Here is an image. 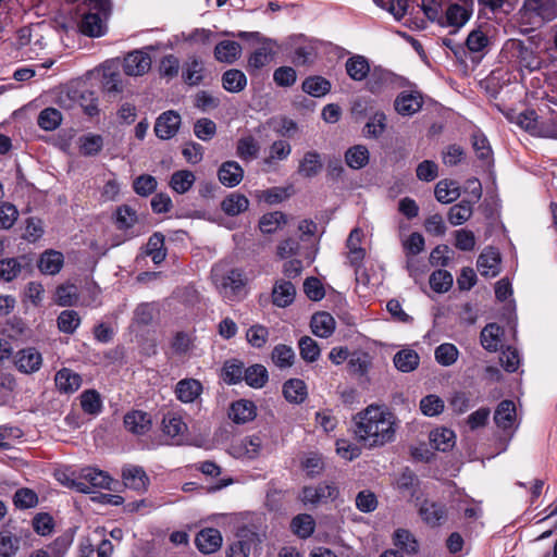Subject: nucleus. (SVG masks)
Masks as SVG:
<instances>
[{"instance_id": "obj_1", "label": "nucleus", "mask_w": 557, "mask_h": 557, "mask_svg": "<svg viewBox=\"0 0 557 557\" xmlns=\"http://www.w3.org/2000/svg\"><path fill=\"white\" fill-rule=\"evenodd\" d=\"M352 421L354 434L366 447L383 446L395 437V417L383 407L370 405L358 412Z\"/></svg>"}, {"instance_id": "obj_2", "label": "nucleus", "mask_w": 557, "mask_h": 557, "mask_svg": "<svg viewBox=\"0 0 557 557\" xmlns=\"http://www.w3.org/2000/svg\"><path fill=\"white\" fill-rule=\"evenodd\" d=\"M87 12L78 24L82 34L88 37H101L107 33V21L112 13L111 0H86Z\"/></svg>"}, {"instance_id": "obj_3", "label": "nucleus", "mask_w": 557, "mask_h": 557, "mask_svg": "<svg viewBox=\"0 0 557 557\" xmlns=\"http://www.w3.org/2000/svg\"><path fill=\"white\" fill-rule=\"evenodd\" d=\"M212 278L220 295L227 301H236L244 296L246 278L240 270L232 269L226 273H220V270L214 268Z\"/></svg>"}, {"instance_id": "obj_4", "label": "nucleus", "mask_w": 557, "mask_h": 557, "mask_svg": "<svg viewBox=\"0 0 557 557\" xmlns=\"http://www.w3.org/2000/svg\"><path fill=\"white\" fill-rule=\"evenodd\" d=\"M504 50L510 60L521 69L534 71L540 66V60L533 49L519 39H509Z\"/></svg>"}, {"instance_id": "obj_5", "label": "nucleus", "mask_w": 557, "mask_h": 557, "mask_svg": "<svg viewBox=\"0 0 557 557\" xmlns=\"http://www.w3.org/2000/svg\"><path fill=\"white\" fill-rule=\"evenodd\" d=\"M523 12L531 23L541 24L557 17V3L555 0H524Z\"/></svg>"}, {"instance_id": "obj_6", "label": "nucleus", "mask_w": 557, "mask_h": 557, "mask_svg": "<svg viewBox=\"0 0 557 557\" xmlns=\"http://www.w3.org/2000/svg\"><path fill=\"white\" fill-rule=\"evenodd\" d=\"M472 11L458 3H450L442 11L438 25L451 28L450 34H457L471 18Z\"/></svg>"}, {"instance_id": "obj_7", "label": "nucleus", "mask_w": 557, "mask_h": 557, "mask_svg": "<svg viewBox=\"0 0 557 557\" xmlns=\"http://www.w3.org/2000/svg\"><path fill=\"white\" fill-rule=\"evenodd\" d=\"M227 553V557H249L251 550L260 543L259 534L249 528H240Z\"/></svg>"}, {"instance_id": "obj_8", "label": "nucleus", "mask_w": 557, "mask_h": 557, "mask_svg": "<svg viewBox=\"0 0 557 557\" xmlns=\"http://www.w3.org/2000/svg\"><path fill=\"white\" fill-rule=\"evenodd\" d=\"M181 115L174 110L161 113L154 123V134L159 139L166 140L174 137L181 126Z\"/></svg>"}, {"instance_id": "obj_9", "label": "nucleus", "mask_w": 557, "mask_h": 557, "mask_svg": "<svg viewBox=\"0 0 557 557\" xmlns=\"http://www.w3.org/2000/svg\"><path fill=\"white\" fill-rule=\"evenodd\" d=\"M151 69V57L143 50H134L124 57L123 71L128 76H143Z\"/></svg>"}, {"instance_id": "obj_10", "label": "nucleus", "mask_w": 557, "mask_h": 557, "mask_svg": "<svg viewBox=\"0 0 557 557\" xmlns=\"http://www.w3.org/2000/svg\"><path fill=\"white\" fill-rule=\"evenodd\" d=\"M122 479L126 487L138 492H146L150 480L143 467L125 465L122 468Z\"/></svg>"}, {"instance_id": "obj_11", "label": "nucleus", "mask_w": 557, "mask_h": 557, "mask_svg": "<svg viewBox=\"0 0 557 557\" xmlns=\"http://www.w3.org/2000/svg\"><path fill=\"white\" fill-rule=\"evenodd\" d=\"M222 542L221 532L213 528L199 531L195 539V544L202 554L215 553L222 546Z\"/></svg>"}, {"instance_id": "obj_12", "label": "nucleus", "mask_w": 557, "mask_h": 557, "mask_svg": "<svg viewBox=\"0 0 557 557\" xmlns=\"http://www.w3.org/2000/svg\"><path fill=\"white\" fill-rule=\"evenodd\" d=\"M337 495L335 486L326 483L317 486H306L301 493V499L305 504L317 505L327 499H333Z\"/></svg>"}, {"instance_id": "obj_13", "label": "nucleus", "mask_w": 557, "mask_h": 557, "mask_svg": "<svg viewBox=\"0 0 557 557\" xmlns=\"http://www.w3.org/2000/svg\"><path fill=\"white\" fill-rule=\"evenodd\" d=\"M476 267L481 275L494 277L500 271V255L494 248H486L478 258Z\"/></svg>"}, {"instance_id": "obj_14", "label": "nucleus", "mask_w": 557, "mask_h": 557, "mask_svg": "<svg viewBox=\"0 0 557 557\" xmlns=\"http://www.w3.org/2000/svg\"><path fill=\"white\" fill-rule=\"evenodd\" d=\"M262 447V440L258 435L246 436L238 443L232 445V454L236 458L255 459L259 456Z\"/></svg>"}, {"instance_id": "obj_15", "label": "nucleus", "mask_w": 557, "mask_h": 557, "mask_svg": "<svg viewBox=\"0 0 557 557\" xmlns=\"http://www.w3.org/2000/svg\"><path fill=\"white\" fill-rule=\"evenodd\" d=\"M14 362L21 372L34 373L39 370L42 358L35 348H26L16 354Z\"/></svg>"}, {"instance_id": "obj_16", "label": "nucleus", "mask_w": 557, "mask_h": 557, "mask_svg": "<svg viewBox=\"0 0 557 557\" xmlns=\"http://www.w3.org/2000/svg\"><path fill=\"white\" fill-rule=\"evenodd\" d=\"M79 479L89 485L90 492L92 488L113 490L111 484L112 478L104 471L96 468H84L79 472Z\"/></svg>"}, {"instance_id": "obj_17", "label": "nucleus", "mask_w": 557, "mask_h": 557, "mask_svg": "<svg viewBox=\"0 0 557 557\" xmlns=\"http://www.w3.org/2000/svg\"><path fill=\"white\" fill-rule=\"evenodd\" d=\"M202 393V385L196 379H183L176 383L175 395L182 403H194Z\"/></svg>"}, {"instance_id": "obj_18", "label": "nucleus", "mask_w": 557, "mask_h": 557, "mask_svg": "<svg viewBox=\"0 0 557 557\" xmlns=\"http://www.w3.org/2000/svg\"><path fill=\"white\" fill-rule=\"evenodd\" d=\"M187 431L186 423L175 414H166L162 420V432L171 438L172 444H180Z\"/></svg>"}, {"instance_id": "obj_19", "label": "nucleus", "mask_w": 557, "mask_h": 557, "mask_svg": "<svg viewBox=\"0 0 557 557\" xmlns=\"http://www.w3.org/2000/svg\"><path fill=\"white\" fill-rule=\"evenodd\" d=\"M395 110L401 115H412L422 107V97L418 92H400L394 102Z\"/></svg>"}, {"instance_id": "obj_20", "label": "nucleus", "mask_w": 557, "mask_h": 557, "mask_svg": "<svg viewBox=\"0 0 557 557\" xmlns=\"http://www.w3.org/2000/svg\"><path fill=\"white\" fill-rule=\"evenodd\" d=\"M54 382L59 392L64 394H73L81 387L82 377L73 370L63 368L57 372Z\"/></svg>"}, {"instance_id": "obj_21", "label": "nucleus", "mask_w": 557, "mask_h": 557, "mask_svg": "<svg viewBox=\"0 0 557 557\" xmlns=\"http://www.w3.org/2000/svg\"><path fill=\"white\" fill-rule=\"evenodd\" d=\"M323 169V160L319 152L307 151L298 165V173L302 177L312 178L321 173Z\"/></svg>"}, {"instance_id": "obj_22", "label": "nucleus", "mask_w": 557, "mask_h": 557, "mask_svg": "<svg viewBox=\"0 0 557 557\" xmlns=\"http://www.w3.org/2000/svg\"><path fill=\"white\" fill-rule=\"evenodd\" d=\"M517 420L516 406L511 400H503L496 408L494 421L502 430H510Z\"/></svg>"}, {"instance_id": "obj_23", "label": "nucleus", "mask_w": 557, "mask_h": 557, "mask_svg": "<svg viewBox=\"0 0 557 557\" xmlns=\"http://www.w3.org/2000/svg\"><path fill=\"white\" fill-rule=\"evenodd\" d=\"M218 177L224 186L235 187L243 181L244 170L236 161H226L221 164Z\"/></svg>"}, {"instance_id": "obj_24", "label": "nucleus", "mask_w": 557, "mask_h": 557, "mask_svg": "<svg viewBox=\"0 0 557 557\" xmlns=\"http://www.w3.org/2000/svg\"><path fill=\"white\" fill-rule=\"evenodd\" d=\"M124 424L129 432L141 435L150 430L152 422L148 413L135 410L124 417Z\"/></svg>"}, {"instance_id": "obj_25", "label": "nucleus", "mask_w": 557, "mask_h": 557, "mask_svg": "<svg viewBox=\"0 0 557 557\" xmlns=\"http://www.w3.org/2000/svg\"><path fill=\"white\" fill-rule=\"evenodd\" d=\"M273 57L274 48L272 41H264L249 57L247 69L249 71H258L268 65L273 60Z\"/></svg>"}, {"instance_id": "obj_26", "label": "nucleus", "mask_w": 557, "mask_h": 557, "mask_svg": "<svg viewBox=\"0 0 557 557\" xmlns=\"http://www.w3.org/2000/svg\"><path fill=\"white\" fill-rule=\"evenodd\" d=\"M335 320L327 312H317L311 318V330L312 333L319 337L327 338L335 330Z\"/></svg>"}, {"instance_id": "obj_27", "label": "nucleus", "mask_w": 557, "mask_h": 557, "mask_svg": "<svg viewBox=\"0 0 557 557\" xmlns=\"http://www.w3.org/2000/svg\"><path fill=\"white\" fill-rule=\"evenodd\" d=\"M228 417L237 424L249 422L256 417V407L252 401L240 399L232 404Z\"/></svg>"}, {"instance_id": "obj_28", "label": "nucleus", "mask_w": 557, "mask_h": 557, "mask_svg": "<svg viewBox=\"0 0 557 557\" xmlns=\"http://www.w3.org/2000/svg\"><path fill=\"white\" fill-rule=\"evenodd\" d=\"M419 512L421 518L432 527L441 524L446 518L444 505L431 500H424Z\"/></svg>"}, {"instance_id": "obj_29", "label": "nucleus", "mask_w": 557, "mask_h": 557, "mask_svg": "<svg viewBox=\"0 0 557 557\" xmlns=\"http://www.w3.org/2000/svg\"><path fill=\"white\" fill-rule=\"evenodd\" d=\"M295 295L296 288L293 283L277 281L272 292L273 304L281 308L287 307L294 301Z\"/></svg>"}, {"instance_id": "obj_30", "label": "nucleus", "mask_w": 557, "mask_h": 557, "mask_svg": "<svg viewBox=\"0 0 557 557\" xmlns=\"http://www.w3.org/2000/svg\"><path fill=\"white\" fill-rule=\"evenodd\" d=\"M242 53V46L237 41L223 40L214 48V57L219 62L234 63Z\"/></svg>"}, {"instance_id": "obj_31", "label": "nucleus", "mask_w": 557, "mask_h": 557, "mask_svg": "<svg viewBox=\"0 0 557 557\" xmlns=\"http://www.w3.org/2000/svg\"><path fill=\"white\" fill-rule=\"evenodd\" d=\"M64 262L63 255L57 250H46L39 259L38 268L44 274L54 275L60 272Z\"/></svg>"}, {"instance_id": "obj_32", "label": "nucleus", "mask_w": 557, "mask_h": 557, "mask_svg": "<svg viewBox=\"0 0 557 557\" xmlns=\"http://www.w3.org/2000/svg\"><path fill=\"white\" fill-rule=\"evenodd\" d=\"M223 88L232 94L243 91L247 86V77L245 73L237 69H231L222 75Z\"/></svg>"}, {"instance_id": "obj_33", "label": "nucleus", "mask_w": 557, "mask_h": 557, "mask_svg": "<svg viewBox=\"0 0 557 557\" xmlns=\"http://www.w3.org/2000/svg\"><path fill=\"white\" fill-rule=\"evenodd\" d=\"M283 394L287 401L301 404L308 396L307 385L300 379H290L284 383Z\"/></svg>"}, {"instance_id": "obj_34", "label": "nucleus", "mask_w": 557, "mask_h": 557, "mask_svg": "<svg viewBox=\"0 0 557 557\" xmlns=\"http://www.w3.org/2000/svg\"><path fill=\"white\" fill-rule=\"evenodd\" d=\"M249 207L248 198L238 193H232L226 196L221 202L222 211L231 216L238 215L242 212H245Z\"/></svg>"}, {"instance_id": "obj_35", "label": "nucleus", "mask_w": 557, "mask_h": 557, "mask_svg": "<svg viewBox=\"0 0 557 557\" xmlns=\"http://www.w3.org/2000/svg\"><path fill=\"white\" fill-rule=\"evenodd\" d=\"M317 59V47L312 41H304L294 49L292 62L297 66L312 64Z\"/></svg>"}, {"instance_id": "obj_36", "label": "nucleus", "mask_w": 557, "mask_h": 557, "mask_svg": "<svg viewBox=\"0 0 557 557\" xmlns=\"http://www.w3.org/2000/svg\"><path fill=\"white\" fill-rule=\"evenodd\" d=\"M504 330L496 323L487 324L481 331V344L488 351H496L502 343Z\"/></svg>"}, {"instance_id": "obj_37", "label": "nucleus", "mask_w": 557, "mask_h": 557, "mask_svg": "<svg viewBox=\"0 0 557 557\" xmlns=\"http://www.w3.org/2000/svg\"><path fill=\"white\" fill-rule=\"evenodd\" d=\"M292 153V146L288 141L280 139L269 147V154L264 158L263 163L272 168L280 161L286 160Z\"/></svg>"}, {"instance_id": "obj_38", "label": "nucleus", "mask_w": 557, "mask_h": 557, "mask_svg": "<svg viewBox=\"0 0 557 557\" xmlns=\"http://www.w3.org/2000/svg\"><path fill=\"white\" fill-rule=\"evenodd\" d=\"M455 433L446 428H438L430 433L431 445L441 451H447L455 445Z\"/></svg>"}, {"instance_id": "obj_39", "label": "nucleus", "mask_w": 557, "mask_h": 557, "mask_svg": "<svg viewBox=\"0 0 557 557\" xmlns=\"http://www.w3.org/2000/svg\"><path fill=\"white\" fill-rule=\"evenodd\" d=\"M79 153L85 157L97 156L103 148V138L98 134H86L78 138Z\"/></svg>"}, {"instance_id": "obj_40", "label": "nucleus", "mask_w": 557, "mask_h": 557, "mask_svg": "<svg viewBox=\"0 0 557 557\" xmlns=\"http://www.w3.org/2000/svg\"><path fill=\"white\" fill-rule=\"evenodd\" d=\"M393 361L399 371L407 373L418 368L420 357L412 349H401L394 356Z\"/></svg>"}, {"instance_id": "obj_41", "label": "nucleus", "mask_w": 557, "mask_h": 557, "mask_svg": "<svg viewBox=\"0 0 557 557\" xmlns=\"http://www.w3.org/2000/svg\"><path fill=\"white\" fill-rule=\"evenodd\" d=\"M345 67L347 74L354 81L364 79L370 72L368 60L362 55H355L349 58L346 61Z\"/></svg>"}, {"instance_id": "obj_42", "label": "nucleus", "mask_w": 557, "mask_h": 557, "mask_svg": "<svg viewBox=\"0 0 557 557\" xmlns=\"http://www.w3.org/2000/svg\"><path fill=\"white\" fill-rule=\"evenodd\" d=\"M146 253L151 257L153 263H161L166 256L164 247V235L160 232L153 233L146 245Z\"/></svg>"}, {"instance_id": "obj_43", "label": "nucleus", "mask_w": 557, "mask_h": 557, "mask_svg": "<svg viewBox=\"0 0 557 557\" xmlns=\"http://www.w3.org/2000/svg\"><path fill=\"white\" fill-rule=\"evenodd\" d=\"M302 90L312 97H323L331 90V83L322 76H310L302 82Z\"/></svg>"}, {"instance_id": "obj_44", "label": "nucleus", "mask_w": 557, "mask_h": 557, "mask_svg": "<svg viewBox=\"0 0 557 557\" xmlns=\"http://www.w3.org/2000/svg\"><path fill=\"white\" fill-rule=\"evenodd\" d=\"M434 195L437 201L442 203H450L460 196V193L458 186H456L454 182L442 180L436 184Z\"/></svg>"}, {"instance_id": "obj_45", "label": "nucleus", "mask_w": 557, "mask_h": 557, "mask_svg": "<svg viewBox=\"0 0 557 557\" xmlns=\"http://www.w3.org/2000/svg\"><path fill=\"white\" fill-rule=\"evenodd\" d=\"M196 176L191 171L181 170L172 174L170 186L178 194L187 193L194 185Z\"/></svg>"}, {"instance_id": "obj_46", "label": "nucleus", "mask_w": 557, "mask_h": 557, "mask_svg": "<svg viewBox=\"0 0 557 557\" xmlns=\"http://www.w3.org/2000/svg\"><path fill=\"white\" fill-rule=\"evenodd\" d=\"M290 528L297 536L307 539L314 532L315 522L312 516L301 513L292 520Z\"/></svg>"}, {"instance_id": "obj_47", "label": "nucleus", "mask_w": 557, "mask_h": 557, "mask_svg": "<svg viewBox=\"0 0 557 557\" xmlns=\"http://www.w3.org/2000/svg\"><path fill=\"white\" fill-rule=\"evenodd\" d=\"M260 146L252 136H245L238 139L236 153L244 161H250L258 157Z\"/></svg>"}, {"instance_id": "obj_48", "label": "nucleus", "mask_w": 557, "mask_h": 557, "mask_svg": "<svg viewBox=\"0 0 557 557\" xmlns=\"http://www.w3.org/2000/svg\"><path fill=\"white\" fill-rule=\"evenodd\" d=\"M345 160L349 168L361 169L369 162V150L362 145L354 146L346 151Z\"/></svg>"}, {"instance_id": "obj_49", "label": "nucleus", "mask_w": 557, "mask_h": 557, "mask_svg": "<svg viewBox=\"0 0 557 557\" xmlns=\"http://www.w3.org/2000/svg\"><path fill=\"white\" fill-rule=\"evenodd\" d=\"M434 357L441 366L449 367L458 360L459 350L454 344L444 343L436 347Z\"/></svg>"}, {"instance_id": "obj_50", "label": "nucleus", "mask_w": 557, "mask_h": 557, "mask_svg": "<svg viewBox=\"0 0 557 557\" xmlns=\"http://www.w3.org/2000/svg\"><path fill=\"white\" fill-rule=\"evenodd\" d=\"M286 223V216L280 211L263 214L259 221L260 231L263 234H272Z\"/></svg>"}, {"instance_id": "obj_51", "label": "nucleus", "mask_w": 557, "mask_h": 557, "mask_svg": "<svg viewBox=\"0 0 557 557\" xmlns=\"http://www.w3.org/2000/svg\"><path fill=\"white\" fill-rule=\"evenodd\" d=\"M58 329L65 334H73L81 325V317L75 310H63L58 319Z\"/></svg>"}, {"instance_id": "obj_52", "label": "nucleus", "mask_w": 557, "mask_h": 557, "mask_svg": "<svg viewBox=\"0 0 557 557\" xmlns=\"http://www.w3.org/2000/svg\"><path fill=\"white\" fill-rule=\"evenodd\" d=\"M73 94V98H77L78 104L87 115L94 116L98 114V100L94 91L84 89L79 92L74 90Z\"/></svg>"}, {"instance_id": "obj_53", "label": "nucleus", "mask_w": 557, "mask_h": 557, "mask_svg": "<svg viewBox=\"0 0 557 557\" xmlns=\"http://www.w3.org/2000/svg\"><path fill=\"white\" fill-rule=\"evenodd\" d=\"M472 215V205L469 201H461L449 209L448 221L451 225H461Z\"/></svg>"}, {"instance_id": "obj_54", "label": "nucleus", "mask_w": 557, "mask_h": 557, "mask_svg": "<svg viewBox=\"0 0 557 557\" xmlns=\"http://www.w3.org/2000/svg\"><path fill=\"white\" fill-rule=\"evenodd\" d=\"M244 364L238 360H228L222 369L223 381L227 384H236L244 379Z\"/></svg>"}, {"instance_id": "obj_55", "label": "nucleus", "mask_w": 557, "mask_h": 557, "mask_svg": "<svg viewBox=\"0 0 557 557\" xmlns=\"http://www.w3.org/2000/svg\"><path fill=\"white\" fill-rule=\"evenodd\" d=\"M244 380L249 386L260 388L268 381V371L261 364H253L245 370Z\"/></svg>"}, {"instance_id": "obj_56", "label": "nucleus", "mask_w": 557, "mask_h": 557, "mask_svg": "<svg viewBox=\"0 0 557 557\" xmlns=\"http://www.w3.org/2000/svg\"><path fill=\"white\" fill-rule=\"evenodd\" d=\"M103 90L110 95H117L123 91L121 74L116 71L106 67L102 76Z\"/></svg>"}, {"instance_id": "obj_57", "label": "nucleus", "mask_w": 557, "mask_h": 557, "mask_svg": "<svg viewBox=\"0 0 557 557\" xmlns=\"http://www.w3.org/2000/svg\"><path fill=\"white\" fill-rule=\"evenodd\" d=\"M453 275L446 270L434 271L430 275V286L436 293H446L453 286Z\"/></svg>"}, {"instance_id": "obj_58", "label": "nucleus", "mask_w": 557, "mask_h": 557, "mask_svg": "<svg viewBox=\"0 0 557 557\" xmlns=\"http://www.w3.org/2000/svg\"><path fill=\"white\" fill-rule=\"evenodd\" d=\"M386 129V115L377 111L370 116L368 123L364 126V135L367 137L377 138Z\"/></svg>"}, {"instance_id": "obj_59", "label": "nucleus", "mask_w": 557, "mask_h": 557, "mask_svg": "<svg viewBox=\"0 0 557 557\" xmlns=\"http://www.w3.org/2000/svg\"><path fill=\"white\" fill-rule=\"evenodd\" d=\"M213 33L206 28H196L188 34L182 33L184 42L191 47L208 46L211 42Z\"/></svg>"}, {"instance_id": "obj_60", "label": "nucleus", "mask_w": 557, "mask_h": 557, "mask_svg": "<svg viewBox=\"0 0 557 557\" xmlns=\"http://www.w3.org/2000/svg\"><path fill=\"white\" fill-rule=\"evenodd\" d=\"M295 352L292 347L280 344L272 351V360L278 368H289L293 366Z\"/></svg>"}, {"instance_id": "obj_61", "label": "nucleus", "mask_w": 557, "mask_h": 557, "mask_svg": "<svg viewBox=\"0 0 557 557\" xmlns=\"http://www.w3.org/2000/svg\"><path fill=\"white\" fill-rule=\"evenodd\" d=\"M20 548V540L10 531L0 532V556L13 557Z\"/></svg>"}, {"instance_id": "obj_62", "label": "nucleus", "mask_w": 557, "mask_h": 557, "mask_svg": "<svg viewBox=\"0 0 557 557\" xmlns=\"http://www.w3.org/2000/svg\"><path fill=\"white\" fill-rule=\"evenodd\" d=\"M444 400L437 395H428L420 400V410L424 416H438L444 410Z\"/></svg>"}, {"instance_id": "obj_63", "label": "nucleus", "mask_w": 557, "mask_h": 557, "mask_svg": "<svg viewBox=\"0 0 557 557\" xmlns=\"http://www.w3.org/2000/svg\"><path fill=\"white\" fill-rule=\"evenodd\" d=\"M81 406L86 413L97 414L101 411L102 403L100 395L95 389L85 391L81 395Z\"/></svg>"}, {"instance_id": "obj_64", "label": "nucleus", "mask_w": 557, "mask_h": 557, "mask_svg": "<svg viewBox=\"0 0 557 557\" xmlns=\"http://www.w3.org/2000/svg\"><path fill=\"white\" fill-rule=\"evenodd\" d=\"M61 113L54 108H46L38 115V125L45 131H53L61 123Z\"/></svg>"}]
</instances>
